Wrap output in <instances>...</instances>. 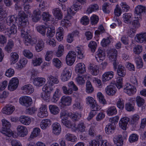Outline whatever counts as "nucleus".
Returning <instances> with one entry per match:
<instances>
[{"label": "nucleus", "instance_id": "1", "mask_svg": "<svg viewBox=\"0 0 146 146\" xmlns=\"http://www.w3.org/2000/svg\"><path fill=\"white\" fill-rule=\"evenodd\" d=\"M60 115L62 123L68 128L71 127L73 124L72 123L70 120H68V117H70L73 120L76 121L81 117L80 113H72L66 111H62L60 113Z\"/></svg>", "mask_w": 146, "mask_h": 146}, {"label": "nucleus", "instance_id": "2", "mask_svg": "<svg viewBox=\"0 0 146 146\" xmlns=\"http://www.w3.org/2000/svg\"><path fill=\"white\" fill-rule=\"evenodd\" d=\"M1 121L2 127L0 129V132L6 136L11 137L12 135V131L10 129L11 126L10 123L5 119H3Z\"/></svg>", "mask_w": 146, "mask_h": 146}, {"label": "nucleus", "instance_id": "3", "mask_svg": "<svg viewBox=\"0 0 146 146\" xmlns=\"http://www.w3.org/2000/svg\"><path fill=\"white\" fill-rule=\"evenodd\" d=\"M16 133L12 131V136L13 138H16L18 137H24L26 136L28 133L27 129L25 126L22 125H18L16 127Z\"/></svg>", "mask_w": 146, "mask_h": 146}, {"label": "nucleus", "instance_id": "4", "mask_svg": "<svg viewBox=\"0 0 146 146\" xmlns=\"http://www.w3.org/2000/svg\"><path fill=\"white\" fill-rule=\"evenodd\" d=\"M86 104L89 106L92 110L99 111L101 108L96 100L91 96H87L85 98Z\"/></svg>", "mask_w": 146, "mask_h": 146}, {"label": "nucleus", "instance_id": "5", "mask_svg": "<svg viewBox=\"0 0 146 146\" xmlns=\"http://www.w3.org/2000/svg\"><path fill=\"white\" fill-rule=\"evenodd\" d=\"M68 88L66 86H64L62 87V90L64 94L70 95L72 93L73 91H77L78 90V88L74 83L72 81L68 83Z\"/></svg>", "mask_w": 146, "mask_h": 146}, {"label": "nucleus", "instance_id": "6", "mask_svg": "<svg viewBox=\"0 0 146 146\" xmlns=\"http://www.w3.org/2000/svg\"><path fill=\"white\" fill-rule=\"evenodd\" d=\"M72 74V70L70 67L64 68L62 70L60 76L61 80L63 82L68 81L70 79Z\"/></svg>", "mask_w": 146, "mask_h": 146}, {"label": "nucleus", "instance_id": "7", "mask_svg": "<svg viewBox=\"0 0 146 146\" xmlns=\"http://www.w3.org/2000/svg\"><path fill=\"white\" fill-rule=\"evenodd\" d=\"M18 14L19 21V27H25L29 24L27 17L23 11H19Z\"/></svg>", "mask_w": 146, "mask_h": 146}, {"label": "nucleus", "instance_id": "8", "mask_svg": "<svg viewBox=\"0 0 146 146\" xmlns=\"http://www.w3.org/2000/svg\"><path fill=\"white\" fill-rule=\"evenodd\" d=\"M72 102V98L70 96H64L61 98L58 105L61 108H62L65 107L71 106Z\"/></svg>", "mask_w": 146, "mask_h": 146}, {"label": "nucleus", "instance_id": "9", "mask_svg": "<svg viewBox=\"0 0 146 146\" xmlns=\"http://www.w3.org/2000/svg\"><path fill=\"white\" fill-rule=\"evenodd\" d=\"M123 91L128 95L132 96L136 93L137 89L135 86L130 83H127L124 85Z\"/></svg>", "mask_w": 146, "mask_h": 146}, {"label": "nucleus", "instance_id": "10", "mask_svg": "<svg viewBox=\"0 0 146 146\" xmlns=\"http://www.w3.org/2000/svg\"><path fill=\"white\" fill-rule=\"evenodd\" d=\"M19 101L21 105L27 107L31 106L33 102L31 98L27 96H21L19 98Z\"/></svg>", "mask_w": 146, "mask_h": 146}, {"label": "nucleus", "instance_id": "11", "mask_svg": "<svg viewBox=\"0 0 146 146\" xmlns=\"http://www.w3.org/2000/svg\"><path fill=\"white\" fill-rule=\"evenodd\" d=\"M19 84V80L16 77L12 78L9 81L8 85V89L13 91L17 89Z\"/></svg>", "mask_w": 146, "mask_h": 146}, {"label": "nucleus", "instance_id": "12", "mask_svg": "<svg viewBox=\"0 0 146 146\" xmlns=\"http://www.w3.org/2000/svg\"><path fill=\"white\" fill-rule=\"evenodd\" d=\"M48 112L46 105L42 104L40 106L37 113V116L40 118H45L48 116Z\"/></svg>", "mask_w": 146, "mask_h": 146}, {"label": "nucleus", "instance_id": "13", "mask_svg": "<svg viewBox=\"0 0 146 146\" xmlns=\"http://www.w3.org/2000/svg\"><path fill=\"white\" fill-rule=\"evenodd\" d=\"M73 131H78L80 132H84L86 131V127L84 123L80 122L77 125L73 124L71 127L69 128Z\"/></svg>", "mask_w": 146, "mask_h": 146}, {"label": "nucleus", "instance_id": "14", "mask_svg": "<svg viewBox=\"0 0 146 146\" xmlns=\"http://www.w3.org/2000/svg\"><path fill=\"white\" fill-rule=\"evenodd\" d=\"M86 71V66L83 63L79 62L75 66V71L77 74H83Z\"/></svg>", "mask_w": 146, "mask_h": 146}, {"label": "nucleus", "instance_id": "15", "mask_svg": "<svg viewBox=\"0 0 146 146\" xmlns=\"http://www.w3.org/2000/svg\"><path fill=\"white\" fill-rule=\"evenodd\" d=\"M91 74L93 76L98 75L100 72L98 65L95 63L90 64L88 68Z\"/></svg>", "mask_w": 146, "mask_h": 146}, {"label": "nucleus", "instance_id": "16", "mask_svg": "<svg viewBox=\"0 0 146 146\" xmlns=\"http://www.w3.org/2000/svg\"><path fill=\"white\" fill-rule=\"evenodd\" d=\"M117 91L115 87L113 85H109L107 86L105 88V92L106 94L109 96H114Z\"/></svg>", "mask_w": 146, "mask_h": 146}, {"label": "nucleus", "instance_id": "17", "mask_svg": "<svg viewBox=\"0 0 146 146\" xmlns=\"http://www.w3.org/2000/svg\"><path fill=\"white\" fill-rule=\"evenodd\" d=\"M114 76V72L108 71L104 72L102 75L101 79L103 82L105 83L112 79Z\"/></svg>", "mask_w": 146, "mask_h": 146}, {"label": "nucleus", "instance_id": "18", "mask_svg": "<svg viewBox=\"0 0 146 146\" xmlns=\"http://www.w3.org/2000/svg\"><path fill=\"white\" fill-rule=\"evenodd\" d=\"M129 121V118L127 117L121 118L119 122V127L123 130H126L128 122Z\"/></svg>", "mask_w": 146, "mask_h": 146}, {"label": "nucleus", "instance_id": "19", "mask_svg": "<svg viewBox=\"0 0 146 146\" xmlns=\"http://www.w3.org/2000/svg\"><path fill=\"white\" fill-rule=\"evenodd\" d=\"M21 90L24 94L30 95L34 91V89L33 86L31 84H27L22 86Z\"/></svg>", "mask_w": 146, "mask_h": 146}, {"label": "nucleus", "instance_id": "20", "mask_svg": "<svg viewBox=\"0 0 146 146\" xmlns=\"http://www.w3.org/2000/svg\"><path fill=\"white\" fill-rule=\"evenodd\" d=\"M46 82L45 78L38 77L34 78L33 81V84L34 86L37 87H40L43 85Z\"/></svg>", "mask_w": 146, "mask_h": 146}, {"label": "nucleus", "instance_id": "21", "mask_svg": "<svg viewBox=\"0 0 146 146\" xmlns=\"http://www.w3.org/2000/svg\"><path fill=\"white\" fill-rule=\"evenodd\" d=\"M41 130L38 127L34 128L31 132L29 137L28 138V140L30 141L32 139H33L36 137H41L42 135L40 134Z\"/></svg>", "mask_w": 146, "mask_h": 146}, {"label": "nucleus", "instance_id": "22", "mask_svg": "<svg viewBox=\"0 0 146 146\" xmlns=\"http://www.w3.org/2000/svg\"><path fill=\"white\" fill-rule=\"evenodd\" d=\"M135 39L136 41L138 43L144 42L146 44V33L143 32L137 34Z\"/></svg>", "mask_w": 146, "mask_h": 146}, {"label": "nucleus", "instance_id": "23", "mask_svg": "<svg viewBox=\"0 0 146 146\" xmlns=\"http://www.w3.org/2000/svg\"><path fill=\"white\" fill-rule=\"evenodd\" d=\"M15 109V107L10 104L6 105L2 109V113L6 115H9L12 114Z\"/></svg>", "mask_w": 146, "mask_h": 146}, {"label": "nucleus", "instance_id": "24", "mask_svg": "<svg viewBox=\"0 0 146 146\" xmlns=\"http://www.w3.org/2000/svg\"><path fill=\"white\" fill-rule=\"evenodd\" d=\"M27 60L25 58H21L18 62L15 64V68L18 70H21L26 65Z\"/></svg>", "mask_w": 146, "mask_h": 146}, {"label": "nucleus", "instance_id": "25", "mask_svg": "<svg viewBox=\"0 0 146 146\" xmlns=\"http://www.w3.org/2000/svg\"><path fill=\"white\" fill-rule=\"evenodd\" d=\"M31 120L32 119L30 117L25 115H21L19 118V121L25 125H29L31 122Z\"/></svg>", "mask_w": 146, "mask_h": 146}, {"label": "nucleus", "instance_id": "26", "mask_svg": "<svg viewBox=\"0 0 146 146\" xmlns=\"http://www.w3.org/2000/svg\"><path fill=\"white\" fill-rule=\"evenodd\" d=\"M61 127L60 124L56 122L52 125V132L56 135H58L61 133Z\"/></svg>", "mask_w": 146, "mask_h": 146}, {"label": "nucleus", "instance_id": "27", "mask_svg": "<svg viewBox=\"0 0 146 146\" xmlns=\"http://www.w3.org/2000/svg\"><path fill=\"white\" fill-rule=\"evenodd\" d=\"M146 10V7L145 6L141 5H138L135 8V13L139 16V18Z\"/></svg>", "mask_w": 146, "mask_h": 146}, {"label": "nucleus", "instance_id": "28", "mask_svg": "<svg viewBox=\"0 0 146 146\" xmlns=\"http://www.w3.org/2000/svg\"><path fill=\"white\" fill-rule=\"evenodd\" d=\"M114 143L117 146H122L123 143V139L121 135L115 136L113 138Z\"/></svg>", "mask_w": 146, "mask_h": 146}, {"label": "nucleus", "instance_id": "29", "mask_svg": "<svg viewBox=\"0 0 146 146\" xmlns=\"http://www.w3.org/2000/svg\"><path fill=\"white\" fill-rule=\"evenodd\" d=\"M106 112L108 116H111L116 115L117 113V111L115 106H112L106 109Z\"/></svg>", "mask_w": 146, "mask_h": 146}, {"label": "nucleus", "instance_id": "30", "mask_svg": "<svg viewBox=\"0 0 146 146\" xmlns=\"http://www.w3.org/2000/svg\"><path fill=\"white\" fill-rule=\"evenodd\" d=\"M47 83L53 86L55 84H58L59 82V80L57 77L52 75L48 76L47 78Z\"/></svg>", "mask_w": 146, "mask_h": 146}, {"label": "nucleus", "instance_id": "31", "mask_svg": "<svg viewBox=\"0 0 146 146\" xmlns=\"http://www.w3.org/2000/svg\"><path fill=\"white\" fill-rule=\"evenodd\" d=\"M51 124V121L49 119H44L41 121L40 126L41 128L43 130L46 129Z\"/></svg>", "mask_w": 146, "mask_h": 146}, {"label": "nucleus", "instance_id": "32", "mask_svg": "<svg viewBox=\"0 0 146 146\" xmlns=\"http://www.w3.org/2000/svg\"><path fill=\"white\" fill-rule=\"evenodd\" d=\"M61 96V93L60 90L57 88L53 95L51 99V102L53 103H56L59 100Z\"/></svg>", "mask_w": 146, "mask_h": 146}, {"label": "nucleus", "instance_id": "33", "mask_svg": "<svg viewBox=\"0 0 146 146\" xmlns=\"http://www.w3.org/2000/svg\"><path fill=\"white\" fill-rule=\"evenodd\" d=\"M115 127V124H111V123H109L106 125L105 129L106 133L108 134H112L114 132Z\"/></svg>", "mask_w": 146, "mask_h": 146}, {"label": "nucleus", "instance_id": "34", "mask_svg": "<svg viewBox=\"0 0 146 146\" xmlns=\"http://www.w3.org/2000/svg\"><path fill=\"white\" fill-rule=\"evenodd\" d=\"M117 74L119 77H124L126 74V70L124 67L123 65L119 64L118 65Z\"/></svg>", "mask_w": 146, "mask_h": 146}, {"label": "nucleus", "instance_id": "35", "mask_svg": "<svg viewBox=\"0 0 146 146\" xmlns=\"http://www.w3.org/2000/svg\"><path fill=\"white\" fill-rule=\"evenodd\" d=\"M54 86H53L46 83L43 86L42 89V91L43 93H51L54 90Z\"/></svg>", "mask_w": 146, "mask_h": 146}, {"label": "nucleus", "instance_id": "36", "mask_svg": "<svg viewBox=\"0 0 146 146\" xmlns=\"http://www.w3.org/2000/svg\"><path fill=\"white\" fill-rule=\"evenodd\" d=\"M139 119L140 116L139 115L134 114L131 116L129 123L132 125H136L137 124Z\"/></svg>", "mask_w": 146, "mask_h": 146}, {"label": "nucleus", "instance_id": "37", "mask_svg": "<svg viewBox=\"0 0 146 146\" xmlns=\"http://www.w3.org/2000/svg\"><path fill=\"white\" fill-rule=\"evenodd\" d=\"M49 109L50 113L53 115H56L58 114L60 110L59 107L56 105H50L48 106Z\"/></svg>", "mask_w": 146, "mask_h": 146}, {"label": "nucleus", "instance_id": "38", "mask_svg": "<svg viewBox=\"0 0 146 146\" xmlns=\"http://www.w3.org/2000/svg\"><path fill=\"white\" fill-rule=\"evenodd\" d=\"M32 19L33 21L37 22L41 18V12L38 9L34 11L32 15Z\"/></svg>", "mask_w": 146, "mask_h": 146}, {"label": "nucleus", "instance_id": "39", "mask_svg": "<svg viewBox=\"0 0 146 146\" xmlns=\"http://www.w3.org/2000/svg\"><path fill=\"white\" fill-rule=\"evenodd\" d=\"M76 56L74 55H66V64L69 66H71L75 62Z\"/></svg>", "mask_w": 146, "mask_h": 146}, {"label": "nucleus", "instance_id": "40", "mask_svg": "<svg viewBox=\"0 0 146 146\" xmlns=\"http://www.w3.org/2000/svg\"><path fill=\"white\" fill-rule=\"evenodd\" d=\"M6 29L5 33L9 37L11 35L14 34L17 32V27L15 24L12 25L10 29H8L7 27V29Z\"/></svg>", "mask_w": 146, "mask_h": 146}, {"label": "nucleus", "instance_id": "41", "mask_svg": "<svg viewBox=\"0 0 146 146\" xmlns=\"http://www.w3.org/2000/svg\"><path fill=\"white\" fill-rule=\"evenodd\" d=\"M44 42L42 39H39L37 41L35 46L36 51L40 52L42 50L44 47Z\"/></svg>", "mask_w": 146, "mask_h": 146}, {"label": "nucleus", "instance_id": "42", "mask_svg": "<svg viewBox=\"0 0 146 146\" xmlns=\"http://www.w3.org/2000/svg\"><path fill=\"white\" fill-rule=\"evenodd\" d=\"M52 13L56 19L60 20L62 17L61 11L59 9L56 8L53 9Z\"/></svg>", "mask_w": 146, "mask_h": 146}, {"label": "nucleus", "instance_id": "43", "mask_svg": "<svg viewBox=\"0 0 146 146\" xmlns=\"http://www.w3.org/2000/svg\"><path fill=\"white\" fill-rule=\"evenodd\" d=\"M65 138L67 141L73 143L76 142L77 140L76 135L70 133H67L65 136Z\"/></svg>", "mask_w": 146, "mask_h": 146}, {"label": "nucleus", "instance_id": "44", "mask_svg": "<svg viewBox=\"0 0 146 146\" xmlns=\"http://www.w3.org/2000/svg\"><path fill=\"white\" fill-rule=\"evenodd\" d=\"M92 80L93 83L95 84L96 87L99 90H101L102 89H104V87L102 83V80L101 81L100 79L96 78H94Z\"/></svg>", "mask_w": 146, "mask_h": 146}, {"label": "nucleus", "instance_id": "45", "mask_svg": "<svg viewBox=\"0 0 146 146\" xmlns=\"http://www.w3.org/2000/svg\"><path fill=\"white\" fill-rule=\"evenodd\" d=\"M63 29L62 27H59L57 30L56 35V38L58 41H60L63 39Z\"/></svg>", "mask_w": 146, "mask_h": 146}, {"label": "nucleus", "instance_id": "46", "mask_svg": "<svg viewBox=\"0 0 146 146\" xmlns=\"http://www.w3.org/2000/svg\"><path fill=\"white\" fill-rule=\"evenodd\" d=\"M55 31L54 27L49 26L48 27L46 36L49 38H52L55 34Z\"/></svg>", "mask_w": 146, "mask_h": 146}, {"label": "nucleus", "instance_id": "47", "mask_svg": "<svg viewBox=\"0 0 146 146\" xmlns=\"http://www.w3.org/2000/svg\"><path fill=\"white\" fill-rule=\"evenodd\" d=\"M43 62V60L40 57H34L32 60V64L34 66H40Z\"/></svg>", "mask_w": 146, "mask_h": 146}, {"label": "nucleus", "instance_id": "48", "mask_svg": "<svg viewBox=\"0 0 146 146\" xmlns=\"http://www.w3.org/2000/svg\"><path fill=\"white\" fill-rule=\"evenodd\" d=\"M97 97L100 103L104 105L107 104V102L104 98V96L101 92H99L97 93Z\"/></svg>", "mask_w": 146, "mask_h": 146}, {"label": "nucleus", "instance_id": "49", "mask_svg": "<svg viewBox=\"0 0 146 146\" xmlns=\"http://www.w3.org/2000/svg\"><path fill=\"white\" fill-rule=\"evenodd\" d=\"M136 101L137 106L139 107L145 108V100L139 96H137L136 98Z\"/></svg>", "mask_w": 146, "mask_h": 146}, {"label": "nucleus", "instance_id": "50", "mask_svg": "<svg viewBox=\"0 0 146 146\" xmlns=\"http://www.w3.org/2000/svg\"><path fill=\"white\" fill-rule=\"evenodd\" d=\"M85 91L88 94L92 93L94 91V88L91 82L89 81H87L86 83Z\"/></svg>", "mask_w": 146, "mask_h": 146}, {"label": "nucleus", "instance_id": "51", "mask_svg": "<svg viewBox=\"0 0 146 146\" xmlns=\"http://www.w3.org/2000/svg\"><path fill=\"white\" fill-rule=\"evenodd\" d=\"M36 39L35 38H31L30 36L26 37L25 40V45H29L30 44L33 45L36 42Z\"/></svg>", "mask_w": 146, "mask_h": 146}, {"label": "nucleus", "instance_id": "52", "mask_svg": "<svg viewBox=\"0 0 146 146\" xmlns=\"http://www.w3.org/2000/svg\"><path fill=\"white\" fill-rule=\"evenodd\" d=\"M131 25L132 27L136 30L140 27L139 19L138 17H137V18L132 21Z\"/></svg>", "mask_w": 146, "mask_h": 146}, {"label": "nucleus", "instance_id": "53", "mask_svg": "<svg viewBox=\"0 0 146 146\" xmlns=\"http://www.w3.org/2000/svg\"><path fill=\"white\" fill-rule=\"evenodd\" d=\"M51 93H43L41 94V97L42 99L46 102H51L50 99Z\"/></svg>", "mask_w": 146, "mask_h": 146}, {"label": "nucleus", "instance_id": "54", "mask_svg": "<svg viewBox=\"0 0 146 146\" xmlns=\"http://www.w3.org/2000/svg\"><path fill=\"white\" fill-rule=\"evenodd\" d=\"M84 75L80 76L78 75L76 78V81L77 84L78 85H84L85 82Z\"/></svg>", "mask_w": 146, "mask_h": 146}, {"label": "nucleus", "instance_id": "55", "mask_svg": "<svg viewBox=\"0 0 146 146\" xmlns=\"http://www.w3.org/2000/svg\"><path fill=\"white\" fill-rule=\"evenodd\" d=\"M135 57V59L137 68L138 69L142 68L143 64L141 58L139 55Z\"/></svg>", "mask_w": 146, "mask_h": 146}, {"label": "nucleus", "instance_id": "56", "mask_svg": "<svg viewBox=\"0 0 146 146\" xmlns=\"http://www.w3.org/2000/svg\"><path fill=\"white\" fill-rule=\"evenodd\" d=\"M132 15L130 13H125L123 15V18L124 22L128 23L130 22L132 19Z\"/></svg>", "mask_w": 146, "mask_h": 146}, {"label": "nucleus", "instance_id": "57", "mask_svg": "<svg viewBox=\"0 0 146 146\" xmlns=\"http://www.w3.org/2000/svg\"><path fill=\"white\" fill-rule=\"evenodd\" d=\"M14 45L13 41L11 39L9 40L8 43L5 48V51L9 53L11 51V49Z\"/></svg>", "mask_w": 146, "mask_h": 146}, {"label": "nucleus", "instance_id": "58", "mask_svg": "<svg viewBox=\"0 0 146 146\" xmlns=\"http://www.w3.org/2000/svg\"><path fill=\"white\" fill-rule=\"evenodd\" d=\"M99 6L97 4H94L91 5L88 8L87 12L88 14L90 13L92 11L98 10Z\"/></svg>", "mask_w": 146, "mask_h": 146}, {"label": "nucleus", "instance_id": "59", "mask_svg": "<svg viewBox=\"0 0 146 146\" xmlns=\"http://www.w3.org/2000/svg\"><path fill=\"white\" fill-rule=\"evenodd\" d=\"M138 138L139 136L137 134L132 133L129 136L128 141L130 143H133L137 141Z\"/></svg>", "mask_w": 146, "mask_h": 146}, {"label": "nucleus", "instance_id": "60", "mask_svg": "<svg viewBox=\"0 0 146 146\" xmlns=\"http://www.w3.org/2000/svg\"><path fill=\"white\" fill-rule=\"evenodd\" d=\"M17 21V18L14 15H11L8 17L6 20L7 24L9 26L12 24H14Z\"/></svg>", "mask_w": 146, "mask_h": 146}, {"label": "nucleus", "instance_id": "61", "mask_svg": "<svg viewBox=\"0 0 146 146\" xmlns=\"http://www.w3.org/2000/svg\"><path fill=\"white\" fill-rule=\"evenodd\" d=\"M37 31L43 36L45 35L46 27L44 25H39L36 27Z\"/></svg>", "mask_w": 146, "mask_h": 146}, {"label": "nucleus", "instance_id": "62", "mask_svg": "<svg viewBox=\"0 0 146 146\" xmlns=\"http://www.w3.org/2000/svg\"><path fill=\"white\" fill-rule=\"evenodd\" d=\"M115 85L118 89L122 88L123 86V78L121 77L117 78Z\"/></svg>", "mask_w": 146, "mask_h": 146}, {"label": "nucleus", "instance_id": "63", "mask_svg": "<svg viewBox=\"0 0 146 146\" xmlns=\"http://www.w3.org/2000/svg\"><path fill=\"white\" fill-rule=\"evenodd\" d=\"M52 63L56 68L59 69L62 66V63L58 58H54L52 60Z\"/></svg>", "mask_w": 146, "mask_h": 146}, {"label": "nucleus", "instance_id": "64", "mask_svg": "<svg viewBox=\"0 0 146 146\" xmlns=\"http://www.w3.org/2000/svg\"><path fill=\"white\" fill-rule=\"evenodd\" d=\"M52 15L48 12H44L42 14V19L45 21H50Z\"/></svg>", "mask_w": 146, "mask_h": 146}]
</instances>
